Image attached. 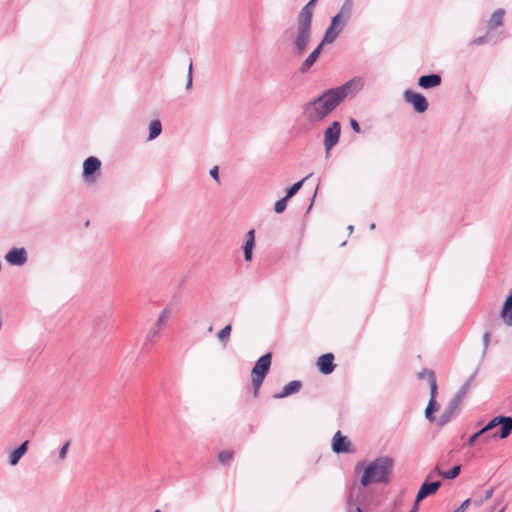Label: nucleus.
I'll use <instances>...</instances> for the list:
<instances>
[{"label": "nucleus", "instance_id": "79ce46f5", "mask_svg": "<svg viewBox=\"0 0 512 512\" xmlns=\"http://www.w3.org/2000/svg\"><path fill=\"white\" fill-rule=\"evenodd\" d=\"M490 342V332H485L483 335L484 351L487 350Z\"/></svg>", "mask_w": 512, "mask_h": 512}, {"label": "nucleus", "instance_id": "49530a36", "mask_svg": "<svg viewBox=\"0 0 512 512\" xmlns=\"http://www.w3.org/2000/svg\"><path fill=\"white\" fill-rule=\"evenodd\" d=\"M419 503L417 502V498H415L414 504L409 512H418L419 510Z\"/></svg>", "mask_w": 512, "mask_h": 512}, {"label": "nucleus", "instance_id": "473e14b6", "mask_svg": "<svg viewBox=\"0 0 512 512\" xmlns=\"http://www.w3.org/2000/svg\"><path fill=\"white\" fill-rule=\"evenodd\" d=\"M169 316H170L169 309L168 308L163 309L155 323V326H157L158 328H161L163 326V324L165 323V321L169 318Z\"/></svg>", "mask_w": 512, "mask_h": 512}, {"label": "nucleus", "instance_id": "4be33fe9", "mask_svg": "<svg viewBox=\"0 0 512 512\" xmlns=\"http://www.w3.org/2000/svg\"><path fill=\"white\" fill-rule=\"evenodd\" d=\"M28 441H24L18 448H16L9 457V463L14 466L16 465L21 457L25 454L28 447Z\"/></svg>", "mask_w": 512, "mask_h": 512}, {"label": "nucleus", "instance_id": "864d4df0", "mask_svg": "<svg viewBox=\"0 0 512 512\" xmlns=\"http://www.w3.org/2000/svg\"><path fill=\"white\" fill-rule=\"evenodd\" d=\"M370 228H371V229H374V228H375V224H374V223H373V224H371Z\"/></svg>", "mask_w": 512, "mask_h": 512}, {"label": "nucleus", "instance_id": "4d7b16f0", "mask_svg": "<svg viewBox=\"0 0 512 512\" xmlns=\"http://www.w3.org/2000/svg\"><path fill=\"white\" fill-rule=\"evenodd\" d=\"M154 512H161L159 509H156Z\"/></svg>", "mask_w": 512, "mask_h": 512}, {"label": "nucleus", "instance_id": "2f4dec72", "mask_svg": "<svg viewBox=\"0 0 512 512\" xmlns=\"http://www.w3.org/2000/svg\"><path fill=\"white\" fill-rule=\"evenodd\" d=\"M460 472H461V466L460 465H456L452 469H450L448 471H445L442 474V477L445 478V479H454V478H456L460 474Z\"/></svg>", "mask_w": 512, "mask_h": 512}, {"label": "nucleus", "instance_id": "37998d69", "mask_svg": "<svg viewBox=\"0 0 512 512\" xmlns=\"http://www.w3.org/2000/svg\"><path fill=\"white\" fill-rule=\"evenodd\" d=\"M451 418H452V416H450V414H448L444 411L441 416V419H440V424L441 425L446 424L447 422H449L451 420Z\"/></svg>", "mask_w": 512, "mask_h": 512}, {"label": "nucleus", "instance_id": "a878e982", "mask_svg": "<svg viewBox=\"0 0 512 512\" xmlns=\"http://www.w3.org/2000/svg\"><path fill=\"white\" fill-rule=\"evenodd\" d=\"M162 132V125L159 120H153L149 125V137L148 140L157 138Z\"/></svg>", "mask_w": 512, "mask_h": 512}, {"label": "nucleus", "instance_id": "c756f323", "mask_svg": "<svg viewBox=\"0 0 512 512\" xmlns=\"http://www.w3.org/2000/svg\"><path fill=\"white\" fill-rule=\"evenodd\" d=\"M234 453L230 450H223L218 454V460L222 464H228L233 459Z\"/></svg>", "mask_w": 512, "mask_h": 512}, {"label": "nucleus", "instance_id": "423d86ee", "mask_svg": "<svg viewBox=\"0 0 512 512\" xmlns=\"http://www.w3.org/2000/svg\"><path fill=\"white\" fill-rule=\"evenodd\" d=\"M500 426L499 432H495L491 435L492 438L506 439L512 433V417L511 416H496L492 418L482 429V433L485 434L491 431L495 427Z\"/></svg>", "mask_w": 512, "mask_h": 512}, {"label": "nucleus", "instance_id": "cd10ccee", "mask_svg": "<svg viewBox=\"0 0 512 512\" xmlns=\"http://www.w3.org/2000/svg\"><path fill=\"white\" fill-rule=\"evenodd\" d=\"M231 331H232V326L230 324L226 325L224 328H222L218 332V334H217L218 340L221 343H223L224 345H226L229 341Z\"/></svg>", "mask_w": 512, "mask_h": 512}, {"label": "nucleus", "instance_id": "6ab92c4d", "mask_svg": "<svg viewBox=\"0 0 512 512\" xmlns=\"http://www.w3.org/2000/svg\"><path fill=\"white\" fill-rule=\"evenodd\" d=\"M343 28L344 27L341 26L340 24L333 25V20H331V25L326 30L325 35H324V37H323V39H322L320 44H322V46H323L325 43H332V42H334L335 39L338 37V35L343 30Z\"/></svg>", "mask_w": 512, "mask_h": 512}, {"label": "nucleus", "instance_id": "f8f14e48", "mask_svg": "<svg viewBox=\"0 0 512 512\" xmlns=\"http://www.w3.org/2000/svg\"><path fill=\"white\" fill-rule=\"evenodd\" d=\"M317 367L322 374H331L335 369L334 355L332 353L321 355L317 360Z\"/></svg>", "mask_w": 512, "mask_h": 512}, {"label": "nucleus", "instance_id": "7c9ffc66", "mask_svg": "<svg viewBox=\"0 0 512 512\" xmlns=\"http://www.w3.org/2000/svg\"><path fill=\"white\" fill-rule=\"evenodd\" d=\"M160 329L155 325L150 328L146 335L145 344L152 343L158 337Z\"/></svg>", "mask_w": 512, "mask_h": 512}, {"label": "nucleus", "instance_id": "412c9836", "mask_svg": "<svg viewBox=\"0 0 512 512\" xmlns=\"http://www.w3.org/2000/svg\"><path fill=\"white\" fill-rule=\"evenodd\" d=\"M504 15V9L499 8L495 10V12L492 14L491 18L488 21V30H494L498 26H501L503 24Z\"/></svg>", "mask_w": 512, "mask_h": 512}, {"label": "nucleus", "instance_id": "a19ab883", "mask_svg": "<svg viewBox=\"0 0 512 512\" xmlns=\"http://www.w3.org/2000/svg\"><path fill=\"white\" fill-rule=\"evenodd\" d=\"M350 126L356 133H360L361 129L359 123L355 119H350Z\"/></svg>", "mask_w": 512, "mask_h": 512}, {"label": "nucleus", "instance_id": "f3484780", "mask_svg": "<svg viewBox=\"0 0 512 512\" xmlns=\"http://www.w3.org/2000/svg\"><path fill=\"white\" fill-rule=\"evenodd\" d=\"M500 316L506 325L512 326V290L504 301Z\"/></svg>", "mask_w": 512, "mask_h": 512}, {"label": "nucleus", "instance_id": "39448f33", "mask_svg": "<svg viewBox=\"0 0 512 512\" xmlns=\"http://www.w3.org/2000/svg\"><path fill=\"white\" fill-rule=\"evenodd\" d=\"M424 375L428 376V382H429V386H430V399H429L428 405L425 410V417L430 422H433L435 420L433 413L439 409V405L436 401L437 390H438L437 379H436V375H435L434 371L431 369H423L421 372H419L417 374L418 378H423Z\"/></svg>", "mask_w": 512, "mask_h": 512}, {"label": "nucleus", "instance_id": "09e8293b", "mask_svg": "<svg viewBox=\"0 0 512 512\" xmlns=\"http://www.w3.org/2000/svg\"><path fill=\"white\" fill-rule=\"evenodd\" d=\"M471 503V499H466L461 505L460 507L464 510H466L469 506V504Z\"/></svg>", "mask_w": 512, "mask_h": 512}, {"label": "nucleus", "instance_id": "6e6552de", "mask_svg": "<svg viewBox=\"0 0 512 512\" xmlns=\"http://www.w3.org/2000/svg\"><path fill=\"white\" fill-rule=\"evenodd\" d=\"M341 125L338 121L332 124L324 132V146L328 153L339 141Z\"/></svg>", "mask_w": 512, "mask_h": 512}, {"label": "nucleus", "instance_id": "a211bd4d", "mask_svg": "<svg viewBox=\"0 0 512 512\" xmlns=\"http://www.w3.org/2000/svg\"><path fill=\"white\" fill-rule=\"evenodd\" d=\"M301 387H302L301 381L293 380V381L289 382L288 384H286L280 393L275 394L274 398L281 399V398H285L289 395L295 394L300 391Z\"/></svg>", "mask_w": 512, "mask_h": 512}, {"label": "nucleus", "instance_id": "de8ad7c7", "mask_svg": "<svg viewBox=\"0 0 512 512\" xmlns=\"http://www.w3.org/2000/svg\"><path fill=\"white\" fill-rule=\"evenodd\" d=\"M486 500H483V497L479 498V499H474L473 500V504L477 507L483 505V503L485 502Z\"/></svg>", "mask_w": 512, "mask_h": 512}, {"label": "nucleus", "instance_id": "c03bdc74", "mask_svg": "<svg viewBox=\"0 0 512 512\" xmlns=\"http://www.w3.org/2000/svg\"><path fill=\"white\" fill-rule=\"evenodd\" d=\"M493 493H494V488H489L485 491L484 493V496H483V500H489L492 496H493Z\"/></svg>", "mask_w": 512, "mask_h": 512}, {"label": "nucleus", "instance_id": "72a5a7b5", "mask_svg": "<svg viewBox=\"0 0 512 512\" xmlns=\"http://www.w3.org/2000/svg\"><path fill=\"white\" fill-rule=\"evenodd\" d=\"M289 199H286V196H284L283 198H281L280 200H278L276 203H275V206H274V210L276 213L280 214L282 212L285 211L286 207H287V202H288Z\"/></svg>", "mask_w": 512, "mask_h": 512}, {"label": "nucleus", "instance_id": "1a4fd4ad", "mask_svg": "<svg viewBox=\"0 0 512 512\" xmlns=\"http://www.w3.org/2000/svg\"><path fill=\"white\" fill-rule=\"evenodd\" d=\"M101 162L98 158L90 156L83 164V178L87 183H93L96 179L95 173L100 172Z\"/></svg>", "mask_w": 512, "mask_h": 512}, {"label": "nucleus", "instance_id": "e433bc0d", "mask_svg": "<svg viewBox=\"0 0 512 512\" xmlns=\"http://www.w3.org/2000/svg\"><path fill=\"white\" fill-rule=\"evenodd\" d=\"M192 60L190 61V64H189V70H188V76H187V84H186V88L187 89H190L192 87V81H193V78H192Z\"/></svg>", "mask_w": 512, "mask_h": 512}, {"label": "nucleus", "instance_id": "603ef678", "mask_svg": "<svg viewBox=\"0 0 512 512\" xmlns=\"http://www.w3.org/2000/svg\"><path fill=\"white\" fill-rule=\"evenodd\" d=\"M348 229H349L350 231H353V226H352V225H350V226L348 227Z\"/></svg>", "mask_w": 512, "mask_h": 512}, {"label": "nucleus", "instance_id": "3c124183", "mask_svg": "<svg viewBox=\"0 0 512 512\" xmlns=\"http://www.w3.org/2000/svg\"><path fill=\"white\" fill-rule=\"evenodd\" d=\"M465 510L462 509L460 506L454 511V512H464Z\"/></svg>", "mask_w": 512, "mask_h": 512}, {"label": "nucleus", "instance_id": "b1692460", "mask_svg": "<svg viewBox=\"0 0 512 512\" xmlns=\"http://www.w3.org/2000/svg\"><path fill=\"white\" fill-rule=\"evenodd\" d=\"M474 378H475V374H472L467 380L466 382L461 386V388L459 389V391L455 394V396L453 397L455 400H457L458 402L462 403V401L464 400V398L466 397L467 393L469 392L470 390V387L474 381Z\"/></svg>", "mask_w": 512, "mask_h": 512}, {"label": "nucleus", "instance_id": "20e7f679", "mask_svg": "<svg viewBox=\"0 0 512 512\" xmlns=\"http://www.w3.org/2000/svg\"><path fill=\"white\" fill-rule=\"evenodd\" d=\"M271 360V353H266L256 361L254 367L252 368L251 378L253 386V395L255 398L258 397L261 385L263 384V381L269 372Z\"/></svg>", "mask_w": 512, "mask_h": 512}, {"label": "nucleus", "instance_id": "a18cd8bd", "mask_svg": "<svg viewBox=\"0 0 512 512\" xmlns=\"http://www.w3.org/2000/svg\"><path fill=\"white\" fill-rule=\"evenodd\" d=\"M210 175L211 177H213L216 181H219V177H218V167L215 166L214 168H212L210 170Z\"/></svg>", "mask_w": 512, "mask_h": 512}, {"label": "nucleus", "instance_id": "9d476101", "mask_svg": "<svg viewBox=\"0 0 512 512\" xmlns=\"http://www.w3.org/2000/svg\"><path fill=\"white\" fill-rule=\"evenodd\" d=\"M353 4V0H344L339 13L332 18L333 25L340 24L343 27L346 25L352 15Z\"/></svg>", "mask_w": 512, "mask_h": 512}, {"label": "nucleus", "instance_id": "f03ea898", "mask_svg": "<svg viewBox=\"0 0 512 512\" xmlns=\"http://www.w3.org/2000/svg\"><path fill=\"white\" fill-rule=\"evenodd\" d=\"M317 0H310L299 12L297 16V31L294 40L295 52L302 56L306 50L311 35L312 17Z\"/></svg>", "mask_w": 512, "mask_h": 512}, {"label": "nucleus", "instance_id": "7ed1b4c3", "mask_svg": "<svg viewBox=\"0 0 512 512\" xmlns=\"http://www.w3.org/2000/svg\"><path fill=\"white\" fill-rule=\"evenodd\" d=\"M393 460L390 457H378L372 461L364 470L361 477L362 486L366 487L372 483H386L392 473Z\"/></svg>", "mask_w": 512, "mask_h": 512}, {"label": "nucleus", "instance_id": "dca6fc26", "mask_svg": "<svg viewBox=\"0 0 512 512\" xmlns=\"http://www.w3.org/2000/svg\"><path fill=\"white\" fill-rule=\"evenodd\" d=\"M441 84V76L438 74L423 75L418 79V85L423 89H430Z\"/></svg>", "mask_w": 512, "mask_h": 512}, {"label": "nucleus", "instance_id": "9b49d317", "mask_svg": "<svg viewBox=\"0 0 512 512\" xmlns=\"http://www.w3.org/2000/svg\"><path fill=\"white\" fill-rule=\"evenodd\" d=\"M440 487H441L440 481L437 480V481L429 482V480L426 479L420 486V489L416 495L417 502H421L426 497L434 495Z\"/></svg>", "mask_w": 512, "mask_h": 512}, {"label": "nucleus", "instance_id": "6e6d98bb", "mask_svg": "<svg viewBox=\"0 0 512 512\" xmlns=\"http://www.w3.org/2000/svg\"><path fill=\"white\" fill-rule=\"evenodd\" d=\"M426 378L428 380V376L427 375H424V377L422 379Z\"/></svg>", "mask_w": 512, "mask_h": 512}, {"label": "nucleus", "instance_id": "ddd939ff", "mask_svg": "<svg viewBox=\"0 0 512 512\" xmlns=\"http://www.w3.org/2000/svg\"><path fill=\"white\" fill-rule=\"evenodd\" d=\"M332 449L336 453L349 452L350 441L346 436H343L340 431H337L333 437Z\"/></svg>", "mask_w": 512, "mask_h": 512}, {"label": "nucleus", "instance_id": "f257e3e1", "mask_svg": "<svg viewBox=\"0 0 512 512\" xmlns=\"http://www.w3.org/2000/svg\"><path fill=\"white\" fill-rule=\"evenodd\" d=\"M361 88L360 79H352L345 84L326 90L322 95L303 106V115L309 122H318L330 114L352 90Z\"/></svg>", "mask_w": 512, "mask_h": 512}, {"label": "nucleus", "instance_id": "4468645a", "mask_svg": "<svg viewBox=\"0 0 512 512\" xmlns=\"http://www.w3.org/2000/svg\"><path fill=\"white\" fill-rule=\"evenodd\" d=\"M6 260L11 265H23L27 260L26 251L24 248H13L11 249L7 255Z\"/></svg>", "mask_w": 512, "mask_h": 512}, {"label": "nucleus", "instance_id": "5701e85b", "mask_svg": "<svg viewBox=\"0 0 512 512\" xmlns=\"http://www.w3.org/2000/svg\"><path fill=\"white\" fill-rule=\"evenodd\" d=\"M474 378H475V374H472L467 380L466 382L461 386V388L459 389V391L455 394V396L453 397L455 400H457L458 402L462 403V401L464 400V398L466 397L467 393L469 392L470 390V387L474 381Z\"/></svg>", "mask_w": 512, "mask_h": 512}, {"label": "nucleus", "instance_id": "bb28decb", "mask_svg": "<svg viewBox=\"0 0 512 512\" xmlns=\"http://www.w3.org/2000/svg\"><path fill=\"white\" fill-rule=\"evenodd\" d=\"M312 176V173L308 174L306 177H304L302 180L294 183L286 192V199H290L291 197H293L299 190L300 188L303 186V183L309 179L310 177Z\"/></svg>", "mask_w": 512, "mask_h": 512}, {"label": "nucleus", "instance_id": "0eeeda50", "mask_svg": "<svg viewBox=\"0 0 512 512\" xmlns=\"http://www.w3.org/2000/svg\"><path fill=\"white\" fill-rule=\"evenodd\" d=\"M404 100L411 104L414 110L418 113H423L428 109L427 99L419 93L412 90H406L403 94Z\"/></svg>", "mask_w": 512, "mask_h": 512}, {"label": "nucleus", "instance_id": "4c0bfd02", "mask_svg": "<svg viewBox=\"0 0 512 512\" xmlns=\"http://www.w3.org/2000/svg\"><path fill=\"white\" fill-rule=\"evenodd\" d=\"M69 442L67 441L60 449L59 451V458L61 460H64L66 458V454H67V451H68V448H69Z\"/></svg>", "mask_w": 512, "mask_h": 512}, {"label": "nucleus", "instance_id": "f704fd0d", "mask_svg": "<svg viewBox=\"0 0 512 512\" xmlns=\"http://www.w3.org/2000/svg\"><path fill=\"white\" fill-rule=\"evenodd\" d=\"M441 463L438 462L437 465L434 467V469H432L428 475H427V480H432L434 479L436 476H441L442 477V474L445 472V471H442L441 468Z\"/></svg>", "mask_w": 512, "mask_h": 512}, {"label": "nucleus", "instance_id": "c85d7f7f", "mask_svg": "<svg viewBox=\"0 0 512 512\" xmlns=\"http://www.w3.org/2000/svg\"><path fill=\"white\" fill-rule=\"evenodd\" d=\"M348 509L349 512H363V510L360 507L358 499H354L352 494H350L348 498Z\"/></svg>", "mask_w": 512, "mask_h": 512}, {"label": "nucleus", "instance_id": "393cba45", "mask_svg": "<svg viewBox=\"0 0 512 512\" xmlns=\"http://www.w3.org/2000/svg\"><path fill=\"white\" fill-rule=\"evenodd\" d=\"M474 378H475V374H472L467 380L466 382L461 386V388L459 389V391L455 394V396L453 397L455 400H457L458 402L462 403V401L464 400V398L466 397L467 393L469 392L470 390V387L474 381Z\"/></svg>", "mask_w": 512, "mask_h": 512}, {"label": "nucleus", "instance_id": "c9c22d12", "mask_svg": "<svg viewBox=\"0 0 512 512\" xmlns=\"http://www.w3.org/2000/svg\"><path fill=\"white\" fill-rule=\"evenodd\" d=\"M482 435H484V434L482 433L481 430H479L477 433H475L472 436H470L469 439H468V445L469 446L474 445L476 440L479 439L480 437H482Z\"/></svg>", "mask_w": 512, "mask_h": 512}, {"label": "nucleus", "instance_id": "8fccbe9b", "mask_svg": "<svg viewBox=\"0 0 512 512\" xmlns=\"http://www.w3.org/2000/svg\"><path fill=\"white\" fill-rule=\"evenodd\" d=\"M445 412L450 414V416H453L454 413H455V411L454 410H450V408L448 406L445 408Z\"/></svg>", "mask_w": 512, "mask_h": 512}, {"label": "nucleus", "instance_id": "2eb2a0df", "mask_svg": "<svg viewBox=\"0 0 512 512\" xmlns=\"http://www.w3.org/2000/svg\"><path fill=\"white\" fill-rule=\"evenodd\" d=\"M322 51V44H319L310 55L302 62L299 67V72L302 74L307 73L311 67L315 64Z\"/></svg>", "mask_w": 512, "mask_h": 512}, {"label": "nucleus", "instance_id": "5fc2aeb1", "mask_svg": "<svg viewBox=\"0 0 512 512\" xmlns=\"http://www.w3.org/2000/svg\"><path fill=\"white\" fill-rule=\"evenodd\" d=\"M504 511H505V508H502V509H501L500 511H498V512H504Z\"/></svg>", "mask_w": 512, "mask_h": 512}, {"label": "nucleus", "instance_id": "ea45409f", "mask_svg": "<svg viewBox=\"0 0 512 512\" xmlns=\"http://www.w3.org/2000/svg\"><path fill=\"white\" fill-rule=\"evenodd\" d=\"M460 404H461L460 402H458L457 400L452 398L447 406L450 408V410L456 411L459 408Z\"/></svg>", "mask_w": 512, "mask_h": 512}, {"label": "nucleus", "instance_id": "aec40b11", "mask_svg": "<svg viewBox=\"0 0 512 512\" xmlns=\"http://www.w3.org/2000/svg\"><path fill=\"white\" fill-rule=\"evenodd\" d=\"M255 245V231L249 230L246 234V241L243 246L244 258L246 261L252 260V251Z\"/></svg>", "mask_w": 512, "mask_h": 512}, {"label": "nucleus", "instance_id": "58836bf2", "mask_svg": "<svg viewBox=\"0 0 512 512\" xmlns=\"http://www.w3.org/2000/svg\"><path fill=\"white\" fill-rule=\"evenodd\" d=\"M487 42H488V36L484 35V36H480V37L475 38L472 41V44H474V45H482V44H485Z\"/></svg>", "mask_w": 512, "mask_h": 512}]
</instances>
